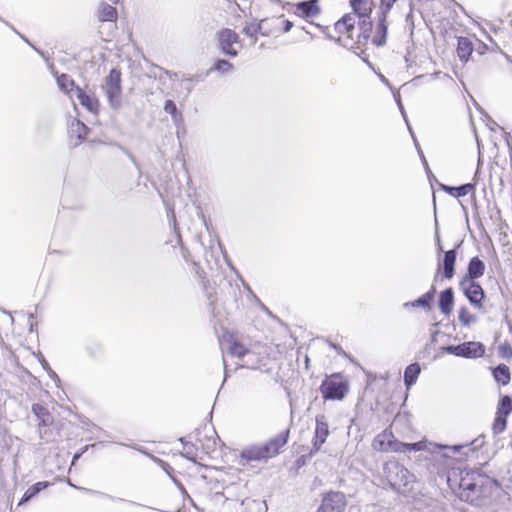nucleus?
I'll return each mask as SVG.
<instances>
[{
	"instance_id": "6e6552de",
	"label": "nucleus",
	"mask_w": 512,
	"mask_h": 512,
	"mask_svg": "<svg viewBox=\"0 0 512 512\" xmlns=\"http://www.w3.org/2000/svg\"><path fill=\"white\" fill-rule=\"evenodd\" d=\"M459 285L471 305L476 308H482V302L485 297L482 287L472 279H462Z\"/></svg>"
},
{
	"instance_id": "7ed1b4c3",
	"label": "nucleus",
	"mask_w": 512,
	"mask_h": 512,
	"mask_svg": "<svg viewBox=\"0 0 512 512\" xmlns=\"http://www.w3.org/2000/svg\"><path fill=\"white\" fill-rule=\"evenodd\" d=\"M221 345L223 350H227L232 356L242 361V367L250 369L259 368L261 362L260 357L254 351L245 348L244 345L236 341L233 336H224Z\"/></svg>"
},
{
	"instance_id": "a878e982",
	"label": "nucleus",
	"mask_w": 512,
	"mask_h": 512,
	"mask_svg": "<svg viewBox=\"0 0 512 512\" xmlns=\"http://www.w3.org/2000/svg\"><path fill=\"white\" fill-rule=\"evenodd\" d=\"M48 486H49L48 481H41V482H37L36 484L32 485L24 493L22 499L19 502V505H22V504L28 502L33 497H35L40 491L47 488Z\"/></svg>"
},
{
	"instance_id": "49530a36",
	"label": "nucleus",
	"mask_w": 512,
	"mask_h": 512,
	"mask_svg": "<svg viewBox=\"0 0 512 512\" xmlns=\"http://www.w3.org/2000/svg\"><path fill=\"white\" fill-rule=\"evenodd\" d=\"M128 503L131 504V505H139L138 503L133 502V501H128Z\"/></svg>"
},
{
	"instance_id": "72a5a7b5",
	"label": "nucleus",
	"mask_w": 512,
	"mask_h": 512,
	"mask_svg": "<svg viewBox=\"0 0 512 512\" xmlns=\"http://www.w3.org/2000/svg\"><path fill=\"white\" fill-rule=\"evenodd\" d=\"M459 321L463 326L468 327L471 324L476 323L477 317L470 314L466 307H461L459 310Z\"/></svg>"
},
{
	"instance_id": "c756f323",
	"label": "nucleus",
	"mask_w": 512,
	"mask_h": 512,
	"mask_svg": "<svg viewBox=\"0 0 512 512\" xmlns=\"http://www.w3.org/2000/svg\"><path fill=\"white\" fill-rule=\"evenodd\" d=\"M234 70V66L227 60L219 59L217 60L214 65L207 71V73H211L214 71H217L221 73L222 75L228 74Z\"/></svg>"
},
{
	"instance_id": "cd10ccee",
	"label": "nucleus",
	"mask_w": 512,
	"mask_h": 512,
	"mask_svg": "<svg viewBox=\"0 0 512 512\" xmlns=\"http://www.w3.org/2000/svg\"><path fill=\"white\" fill-rule=\"evenodd\" d=\"M391 438H393V436L390 433H387L386 431L379 434L373 441L374 449L382 452H388L390 449V445H388V440H392Z\"/></svg>"
},
{
	"instance_id": "a19ab883",
	"label": "nucleus",
	"mask_w": 512,
	"mask_h": 512,
	"mask_svg": "<svg viewBox=\"0 0 512 512\" xmlns=\"http://www.w3.org/2000/svg\"><path fill=\"white\" fill-rule=\"evenodd\" d=\"M499 354L504 358L512 356V347L508 343H503L499 346Z\"/></svg>"
},
{
	"instance_id": "dca6fc26",
	"label": "nucleus",
	"mask_w": 512,
	"mask_h": 512,
	"mask_svg": "<svg viewBox=\"0 0 512 512\" xmlns=\"http://www.w3.org/2000/svg\"><path fill=\"white\" fill-rule=\"evenodd\" d=\"M268 22V20H261L259 23L251 22L244 27L243 33L246 36L253 38L255 42L258 33L262 35H268L270 33V30L266 27Z\"/></svg>"
},
{
	"instance_id": "7c9ffc66",
	"label": "nucleus",
	"mask_w": 512,
	"mask_h": 512,
	"mask_svg": "<svg viewBox=\"0 0 512 512\" xmlns=\"http://www.w3.org/2000/svg\"><path fill=\"white\" fill-rule=\"evenodd\" d=\"M443 188L454 197H462L470 193L474 189V185L467 183L459 187L444 186Z\"/></svg>"
},
{
	"instance_id": "b1692460",
	"label": "nucleus",
	"mask_w": 512,
	"mask_h": 512,
	"mask_svg": "<svg viewBox=\"0 0 512 512\" xmlns=\"http://www.w3.org/2000/svg\"><path fill=\"white\" fill-rule=\"evenodd\" d=\"M493 377L497 383L507 385L511 380L509 367L505 364H499L493 369Z\"/></svg>"
},
{
	"instance_id": "ea45409f",
	"label": "nucleus",
	"mask_w": 512,
	"mask_h": 512,
	"mask_svg": "<svg viewBox=\"0 0 512 512\" xmlns=\"http://www.w3.org/2000/svg\"><path fill=\"white\" fill-rule=\"evenodd\" d=\"M359 19H360V22H359L360 29L363 31L364 37L367 38L368 37L367 33L371 30V22L368 21L369 16L365 17V18H359Z\"/></svg>"
},
{
	"instance_id": "79ce46f5",
	"label": "nucleus",
	"mask_w": 512,
	"mask_h": 512,
	"mask_svg": "<svg viewBox=\"0 0 512 512\" xmlns=\"http://www.w3.org/2000/svg\"><path fill=\"white\" fill-rule=\"evenodd\" d=\"M395 2L396 0H381V10L382 15H384V17L387 16L388 12L390 11Z\"/></svg>"
},
{
	"instance_id": "4be33fe9",
	"label": "nucleus",
	"mask_w": 512,
	"mask_h": 512,
	"mask_svg": "<svg viewBox=\"0 0 512 512\" xmlns=\"http://www.w3.org/2000/svg\"><path fill=\"white\" fill-rule=\"evenodd\" d=\"M88 132V127L81 122L80 120L73 119L70 123V134L71 137H76L78 142L75 145H78L82 140L86 138Z\"/></svg>"
},
{
	"instance_id": "39448f33",
	"label": "nucleus",
	"mask_w": 512,
	"mask_h": 512,
	"mask_svg": "<svg viewBox=\"0 0 512 512\" xmlns=\"http://www.w3.org/2000/svg\"><path fill=\"white\" fill-rule=\"evenodd\" d=\"M103 90L108 98L112 109L117 110L121 107V72L113 68L105 79Z\"/></svg>"
},
{
	"instance_id": "5701e85b",
	"label": "nucleus",
	"mask_w": 512,
	"mask_h": 512,
	"mask_svg": "<svg viewBox=\"0 0 512 512\" xmlns=\"http://www.w3.org/2000/svg\"><path fill=\"white\" fill-rule=\"evenodd\" d=\"M421 372V368L418 363H412L406 367L404 372V383L409 389L413 384L416 383L417 378Z\"/></svg>"
},
{
	"instance_id": "bb28decb",
	"label": "nucleus",
	"mask_w": 512,
	"mask_h": 512,
	"mask_svg": "<svg viewBox=\"0 0 512 512\" xmlns=\"http://www.w3.org/2000/svg\"><path fill=\"white\" fill-rule=\"evenodd\" d=\"M387 29L386 17L382 15V18L377 25V32L373 40L376 45L382 46L386 43Z\"/></svg>"
},
{
	"instance_id": "4468645a",
	"label": "nucleus",
	"mask_w": 512,
	"mask_h": 512,
	"mask_svg": "<svg viewBox=\"0 0 512 512\" xmlns=\"http://www.w3.org/2000/svg\"><path fill=\"white\" fill-rule=\"evenodd\" d=\"M485 264L478 257H473L468 264V272L462 279L476 280L484 275Z\"/></svg>"
},
{
	"instance_id": "37998d69",
	"label": "nucleus",
	"mask_w": 512,
	"mask_h": 512,
	"mask_svg": "<svg viewBox=\"0 0 512 512\" xmlns=\"http://www.w3.org/2000/svg\"><path fill=\"white\" fill-rule=\"evenodd\" d=\"M164 73L171 79V80H175L177 78V73L176 72H171V71H168V70H165Z\"/></svg>"
},
{
	"instance_id": "4c0bfd02",
	"label": "nucleus",
	"mask_w": 512,
	"mask_h": 512,
	"mask_svg": "<svg viewBox=\"0 0 512 512\" xmlns=\"http://www.w3.org/2000/svg\"><path fill=\"white\" fill-rule=\"evenodd\" d=\"M388 445H390L389 451H394L398 453H404L407 450V443L399 442L397 440H388Z\"/></svg>"
},
{
	"instance_id": "393cba45",
	"label": "nucleus",
	"mask_w": 512,
	"mask_h": 512,
	"mask_svg": "<svg viewBox=\"0 0 512 512\" xmlns=\"http://www.w3.org/2000/svg\"><path fill=\"white\" fill-rule=\"evenodd\" d=\"M98 18L100 21H115L117 19V11L113 6L101 3L98 8Z\"/></svg>"
},
{
	"instance_id": "aec40b11",
	"label": "nucleus",
	"mask_w": 512,
	"mask_h": 512,
	"mask_svg": "<svg viewBox=\"0 0 512 512\" xmlns=\"http://www.w3.org/2000/svg\"><path fill=\"white\" fill-rule=\"evenodd\" d=\"M473 52L472 41L467 37H459L457 43V55L460 60L466 62Z\"/></svg>"
},
{
	"instance_id": "a211bd4d",
	"label": "nucleus",
	"mask_w": 512,
	"mask_h": 512,
	"mask_svg": "<svg viewBox=\"0 0 512 512\" xmlns=\"http://www.w3.org/2000/svg\"><path fill=\"white\" fill-rule=\"evenodd\" d=\"M454 303V293L451 288H447L442 291L439 298V308L445 315H449L452 312Z\"/></svg>"
},
{
	"instance_id": "f3484780",
	"label": "nucleus",
	"mask_w": 512,
	"mask_h": 512,
	"mask_svg": "<svg viewBox=\"0 0 512 512\" xmlns=\"http://www.w3.org/2000/svg\"><path fill=\"white\" fill-rule=\"evenodd\" d=\"M75 94L80 104L83 107H85L88 111L93 113H96L98 111L99 102L95 97L86 94L82 89L78 87L75 90Z\"/></svg>"
},
{
	"instance_id": "c85d7f7f",
	"label": "nucleus",
	"mask_w": 512,
	"mask_h": 512,
	"mask_svg": "<svg viewBox=\"0 0 512 512\" xmlns=\"http://www.w3.org/2000/svg\"><path fill=\"white\" fill-rule=\"evenodd\" d=\"M434 293H435V288L432 287V289L430 291H428L427 293L423 294L417 300H415L413 302L405 303L404 307L412 306V307H423V308L429 309L430 308L429 302L433 298Z\"/></svg>"
},
{
	"instance_id": "473e14b6",
	"label": "nucleus",
	"mask_w": 512,
	"mask_h": 512,
	"mask_svg": "<svg viewBox=\"0 0 512 512\" xmlns=\"http://www.w3.org/2000/svg\"><path fill=\"white\" fill-rule=\"evenodd\" d=\"M32 412L41 421V424L47 425L50 422V414L44 406L40 404H33Z\"/></svg>"
},
{
	"instance_id": "423d86ee",
	"label": "nucleus",
	"mask_w": 512,
	"mask_h": 512,
	"mask_svg": "<svg viewBox=\"0 0 512 512\" xmlns=\"http://www.w3.org/2000/svg\"><path fill=\"white\" fill-rule=\"evenodd\" d=\"M347 381L341 379L340 375L333 374L327 377L320 386V391L325 399L341 400L348 392Z\"/></svg>"
},
{
	"instance_id": "a18cd8bd",
	"label": "nucleus",
	"mask_w": 512,
	"mask_h": 512,
	"mask_svg": "<svg viewBox=\"0 0 512 512\" xmlns=\"http://www.w3.org/2000/svg\"><path fill=\"white\" fill-rule=\"evenodd\" d=\"M82 455V453H76L73 457L72 464H74Z\"/></svg>"
},
{
	"instance_id": "e433bc0d",
	"label": "nucleus",
	"mask_w": 512,
	"mask_h": 512,
	"mask_svg": "<svg viewBox=\"0 0 512 512\" xmlns=\"http://www.w3.org/2000/svg\"><path fill=\"white\" fill-rule=\"evenodd\" d=\"M512 411V398L510 396H504L501 398L497 413H503L508 416Z\"/></svg>"
},
{
	"instance_id": "9b49d317",
	"label": "nucleus",
	"mask_w": 512,
	"mask_h": 512,
	"mask_svg": "<svg viewBox=\"0 0 512 512\" xmlns=\"http://www.w3.org/2000/svg\"><path fill=\"white\" fill-rule=\"evenodd\" d=\"M329 426L325 415L316 416L315 436L311 453L318 452L329 436Z\"/></svg>"
},
{
	"instance_id": "ddd939ff",
	"label": "nucleus",
	"mask_w": 512,
	"mask_h": 512,
	"mask_svg": "<svg viewBox=\"0 0 512 512\" xmlns=\"http://www.w3.org/2000/svg\"><path fill=\"white\" fill-rule=\"evenodd\" d=\"M295 14L302 18H314L320 14L318 0L303 1L296 4Z\"/></svg>"
},
{
	"instance_id": "412c9836",
	"label": "nucleus",
	"mask_w": 512,
	"mask_h": 512,
	"mask_svg": "<svg viewBox=\"0 0 512 512\" xmlns=\"http://www.w3.org/2000/svg\"><path fill=\"white\" fill-rule=\"evenodd\" d=\"M350 4L354 13L359 18L368 17L372 9V3L370 0H350Z\"/></svg>"
},
{
	"instance_id": "58836bf2",
	"label": "nucleus",
	"mask_w": 512,
	"mask_h": 512,
	"mask_svg": "<svg viewBox=\"0 0 512 512\" xmlns=\"http://www.w3.org/2000/svg\"><path fill=\"white\" fill-rule=\"evenodd\" d=\"M273 22L275 23L274 28H278L280 25H284L283 32L290 31V29L293 26V23L291 21L282 18H276L275 20H273Z\"/></svg>"
},
{
	"instance_id": "9d476101",
	"label": "nucleus",
	"mask_w": 512,
	"mask_h": 512,
	"mask_svg": "<svg viewBox=\"0 0 512 512\" xmlns=\"http://www.w3.org/2000/svg\"><path fill=\"white\" fill-rule=\"evenodd\" d=\"M346 500L343 493L330 492L327 494L317 512H343Z\"/></svg>"
},
{
	"instance_id": "c9c22d12",
	"label": "nucleus",
	"mask_w": 512,
	"mask_h": 512,
	"mask_svg": "<svg viewBox=\"0 0 512 512\" xmlns=\"http://www.w3.org/2000/svg\"><path fill=\"white\" fill-rule=\"evenodd\" d=\"M507 416L503 415V413H497L493 423V432L494 434L502 433L506 428Z\"/></svg>"
},
{
	"instance_id": "f257e3e1",
	"label": "nucleus",
	"mask_w": 512,
	"mask_h": 512,
	"mask_svg": "<svg viewBox=\"0 0 512 512\" xmlns=\"http://www.w3.org/2000/svg\"><path fill=\"white\" fill-rule=\"evenodd\" d=\"M448 482L453 485V483L458 485V497L466 502L472 504H479V500L486 496L488 489L492 485V480L476 471L471 469H462L458 474L453 472L451 476L448 477Z\"/></svg>"
},
{
	"instance_id": "2eb2a0df",
	"label": "nucleus",
	"mask_w": 512,
	"mask_h": 512,
	"mask_svg": "<svg viewBox=\"0 0 512 512\" xmlns=\"http://www.w3.org/2000/svg\"><path fill=\"white\" fill-rule=\"evenodd\" d=\"M355 26V16L345 15L335 23V30L339 34H346L348 38H352V33Z\"/></svg>"
},
{
	"instance_id": "f704fd0d",
	"label": "nucleus",
	"mask_w": 512,
	"mask_h": 512,
	"mask_svg": "<svg viewBox=\"0 0 512 512\" xmlns=\"http://www.w3.org/2000/svg\"><path fill=\"white\" fill-rule=\"evenodd\" d=\"M164 111L172 116L174 123H178L182 120V115L178 112L176 104L172 100L165 102Z\"/></svg>"
},
{
	"instance_id": "c03bdc74",
	"label": "nucleus",
	"mask_w": 512,
	"mask_h": 512,
	"mask_svg": "<svg viewBox=\"0 0 512 512\" xmlns=\"http://www.w3.org/2000/svg\"><path fill=\"white\" fill-rule=\"evenodd\" d=\"M436 240H437V243H438V249L439 251H442V246L440 244V238H439V235H438V232L436 231Z\"/></svg>"
},
{
	"instance_id": "20e7f679",
	"label": "nucleus",
	"mask_w": 512,
	"mask_h": 512,
	"mask_svg": "<svg viewBox=\"0 0 512 512\" xmlns=\"http://www.w3.org/2000/svg\"><path fill=\"white\" fill-rule=\"evenodd\" d=\"M384 470L389 484L398 492L405 493L408 485L413 482L414 476L399 463H388Z\"/></svg>"
},
{
	"instance_id": "6ab92c4d",
	"label": "nucleus",
	"mask_w": 512,
	"mask_h": 512,
	"mask_svg": "<svg viewBox=\"0 0 512 512\" xmlns=\"http://www.w3.org/2000/svg\"><path fill=\"white\" fill-rule=\"evenodd\" d=\"M456 262V250L452 249L444 253L443 258V274L447 279H451L454 275V265Z\"/></svg>"
},
{
	"instance_id": "2f4dec72",
	"label": "nucleus",
	"mask_w": 512,
	"mask_h": 512,
	"mask_svg": "<svg viewBox=\"0 0 512 512\" xmlns=\"http://www.w3.org/2000/svg\"><path fill=\"white\" fill-rule=\"evenodd\" d=\"M57 85L65 93L69 94L74 91V81L66 74L57 76Z\"/></svg>"
},
{
	"instance_id": "0eeeda50",
	"label": "nucleus",
	"mask_w": 512,
	"mask_h": 512,
	"mask_svg": "<svg viewBox=\"0 0 512 512\" xmlns=\"http://www.w3.org/2000/svg\"><path fill=\"white\" fill-rule=\"evenodd\" d=\"M446 352L458 357L478 358L485 353V346L481 342H465L456 346H448Z\"/></svg>"
},
{
	"instance_id": "f8f14e48",
	"label": "nucleus",
	"mask_w": 512,
	"mask_h": 512,
	"mask_svg": "<svg viewBox=\"0 0 512 512\" xmlns=\"http://www.w3.org/2000/svg\"><path fill=\"white\" fill-rule=\"evenodd\" d=\"M462 448V446L454 445V446H448V445H438L433 443H427L426 441H419L416 443H407V450L408 451H422L427 450L431 453H435L436 450H450L453 453L459 452V450Z\"/></svg>"
},
{
	"instance_id": "de8ad7c7",
	"label": "nucleus",
	"mask_w": 512,
	"mask_h": 512,
	"mask_svg": "<svg viewBox=\"0 0 512 512\" xmlns=\"http://www.w3.org/2000/svg\"><path fill=\"white\" fill-rule=\"evenodd\" d=\"M107 497H108L109 499H111V500H116V498H114L113 496H109V495H107Z\"/></svg>"
},
{
	"instance_id": "1a4fd4ad",
	"label": "nucleus",
	"mask_w": 512,
	"mask_h": 512,
	"mask_svg": "<svg viewBox=\"0 0 512 512\" xmlns=\"http://www.w3.org/2000/svg\"><path fill=\"white\" fill-rule=\"evenodd\" d=\"M218 48L220 51L230 57H236L238 51L233 47L234 44L239 42L238 34L228 28H224L217 33Z\"/></svg>"
},
{
	"instance_id": "f03ea898",
	"label": "nucleus",
	"mask_w": 512,
	"mask_h": 512,
	"mask_svg": "<svg viewBox=\"0 0 512 512\" xmlns=\"http://www.w3.org/2000/svg\"><path fill=\"white\" fill-rule=\"evenodd\" d=\"M288 436L289 430H286L262 445L245 447L240 453V464L245 465L251 461L266 462L277 456L286 445Z\"/></svg>"
},
{
	"instance_id": "09e8293b",
	"label": "nucleus",
	"mask_w": 512,
	"mask_h": 512,
	"mask_svg": "<svg viewBox=\"0 0 512 512\" xmlns=\"http://www.w3.org/2000/svg\"><path fill=\"white\" fill-rule=\"evenodd\" d=\"M423 162L425 165H427L426 159L423 157Z\"/></svg>"
}]
</instances>
